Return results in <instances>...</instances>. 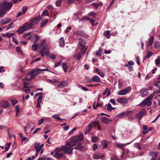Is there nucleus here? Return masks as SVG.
I'll list each match as a JSON object with an SVG mask.
<instances>
[{"mask_svg": "<svg viewBox=\"0 0 160 160\" xmlns=\"http://www.w3.org/2000/svg\"><path fill=\"white\" fill-rule=\"evenodd\" d=\"M134 146L135 147L137 148L139 150H140L141 149V148L140 146V145L139 143H135L134 144Z\"/></svg>", "mask_w": 160, "mask_h": 160, "instance_id": "56", "label": "nucleus"}, {"mask_svg": "<svg viewBox=\"0 0 160 160\" xmlns=\"http://www.w3.org/2000/svg\"><path fill=\"white\" fill-rule=\"evenodd\" d=\"M73 149H78L80 150H84V148L82 146L80 145L77 146L74 148H73Z\"/></svg>", "mask_w": 160, "mask_h": 160, "instance_id": "38", "label": "nucleus"}, {"mask_svg": "<svg viewBox=\"0 0 160 160\" xmlns=\"http://www.w3.org/2000/svg\"><path fill=\"white\" fill-rule=\"evenodd\" d=\"M3 10L0 7V17H3L4 15L6 13V12H3Z\"/></svg>", "mask_w": 160, "mask_h": 160, "instance_id": "40", "label": "nucleus"}, {"mask_svg": "<svg viewBox=\"0 0 160 160\" xmlns=\"http://www.w3.org/2000/svg\"><path fill=\"white\" fill-rule=\"evenodd\" d=\"M42 96H40L37 99L38 103H41L42 102Z\"/></svg>", "mask_w": 160, "mask_h": 160, "instance_id": "57", "label": "nucleus"}, {"mask_svg": "<svg viewBox=\"0 0 160 160\" xmlns=\"http://www.w3.org/2000/svg\"><path fill=\"white\" fill-rule=\"evenodd\" d=\"M48 21V19H47L46 21H44L42 22L41 23L40 27L41 28L43 27H44L45 25H46Z\"/></svg>", "mask_w": 160, "mask_h": 160, "instance_id": "32", "label": "nucleus"}, {"mask_svg": "<svg viewBox=\"0 0 160 160\" xmlns=\"http://www.w3.org/2000/svg\"><path fill=\"white\" fill-rule=\"evenodd\" d=\"M76 52V53L73 55V57L78 60H79L81 58V54H82L81 53V51L78 49H77Z\"/></svg>", "mask_w": 160, "mask_h": 160, "instance_id": "10", "label": "nucleus"}, {"mask_svg": "<svg viewBox=\"0 0 160 160\" xmlns=\"http://www.w3.org/2000/svg\"><path fill=\"white\" fill-rule=\"evenodd\" d=\"M12 6V3L11 2H4L2 4L0 3V7L3 10V12H5V9H10Z\"/></svg>", "mask_w": 160, "mask_h": 160, "instance_id": "5", "label": "nucleus"}, {"mask_svg": "<svg viewBox=\"0 0 160 160\" xmlns=\"http://www.w3.org/2000/svg\"><path fill=\"white\" fill-rule=\"evenodd\" d=\"M15 111L16 112H19L20 111V108L19 106L17 105L15 106Z\"/></svg>", "mask_w": 160, "mask_h": 160, "instance_id": "64", "label": "nucleus"}, {"mask_svg": "<svg viewBox=\"0 0 160 160\" xmlns=\"http://www.w3.org/2000/svg\"><path fill=\"white\" fill-rule=\"evenodd\" d=\"M16 49L19 53L22 54H23L22 52L21 51V48L20 47L18 46L16 47Z\"/></svg>", "mask_w": 160, "mask_h": 160, "instance_id": "44", "label": "nucleus"}, {"mask_svg": "<svg viewBox=\"0 0 160 160\" xmlns=\"http://www.w3.org/2000/svg\"><path fill=\"white\" fill-rule=\"evenodd\" d=\"M111 160H119V158L116 156H113L111 158Z\"/></svg>", "mask_w": 160, "mask_h": 160, "instance_id": "62", "label": "nucleus"}, {"mask_svg": "<svg viewBox=\"0 0 160 160\" xmlns=\"http://www.w3.org/2000/svg\"><path fill=\"white\" fill-rule=\"evenodd\" d=\"M106 106L107 107V110L109 111H111L116 108L112 107L111 104L110 103L106 105Z\"/></svg>", "mask_w": 160, "mask_h": 160, "instance_id": "22", "label": "nucleus"}, {"mask_svg": "<svg viewBox=\"0 0 160 160\" xmlns=\"http://www.w3.org/2000/svg\"><path fill=\"white\" fill-rule=\"evenodd\" d=\"M160 47V42H156L155 43L154 47L155 48H158Z\"/></svg>", "mask_w": 160, "mask_h": 160, "instance_id": "43", "label": "nucleus"}, {"mask_svg": "<svg viewBox=\"0 0 160 160\" xmlns=\"http://www.w3.org/2000/svg\"><path fill=\"white\" fill-rule=\"evenodd\" d=\"M117 101L122 104V106H125L128 102V99L127 98H118L117 99Z\"/></svg>", "mask_w": 160, "mask_h": 160, "instance_id": "9", "label": "nucleus"}, {"mask_svg": "<svg viewBox=\"0 0 160 160\" xmlns=\"http://www.w3.org/2000/svg\"><path fill=\"white\" fill-rule=\"evenodd\" d=\"M125 112H123L117 115V116L120 118H122L125 114Z\"/></svg>", "mask_w": 160, "mask_h": 160, "instance_id": "46", "label": "nucleus"}, {"mask_svg": "<svg viewBox=\"0 0 160 160\" xmlns=\"http://www.w3.org/2000/svg\"><path fill=\"white\" fill-rule=\"evenodd\" d=\"M110 31L108 30L104 32L103 34L106 37V38H110L111 36L110 34Z\"/></svg>", "mask_w": 160, "mask_h": 160, "instance_id": "28", "label": "nucleus"}, {"mask_svg": "<svg viewBox=\"0 0 160 160\" xmlns=\"http://www.w3.org/2000/svg\"><path fill=\"white\" fill-rule=\"evenodd\" d=\"M75 144H73L70 142H67L65 146L60 148H57L56 149V152H60L62 151L64 152L65 153L70 154L72 152L73 148L72 147L75 146Z\"/></svg>", "mask_w": 160, "mask_h": 160, "instance_id": "1", "label": "nucleus"}, {"mask_svg": "<svg viewBox=\"0 0 160 160\" xmlns=\"http://www.w3.org/2000/svg\"><path fill=\"white\" fill-rule=\"evenodd\" d=\"M46 42L45 40H43L41 42L40 44V46L39 47V48L41 49V48H42L43 46L44 45L45 43Z\"/></svg>", "mask_w": 160, "mask_h": 160, "instance_id": "54", "label": "nucleus"}, {"mask_svg": "<svg viewBox=\"0 0 160 160\" xmlns=\"http://www.w3.org/2000/svg\"><path fill=\"white\" fill-rule=\"evenodd\" d=\"M28 9V7H27L24 6L22 8V12L23 14H24L26 12L27 9Z\"/></svg>", "mask_w": 160, "mask_h": 160, "instance_id": "59", "label": "nucleus"}, {"mask_svg": "<svg viewBox=\"0 0 160 160\" xmlns=\"http://www.w3.org/2000/svg\"><path fill=\"white\" fill-rule=\"evenodd\" d=\"M38 44H35L32 45V48L33 51H35L38 48Z\"/></svg>", "mask_w": 160, "mask_h": 160, "instance_id": "37", "label": "nucleus"}, {"mask_svg": "<svg viewBox=\"0 0 160 160\" xmlns=\"http://www.w3.org/2000/svg\"><path fill=\"white\" fill-rule=\"evenodd\" d=\"M2 105L3 107L6 108L9 106V104L8 102L6 101H3L2 103Z\"/></svg>", "mask_w": 160, "mask_h": 160, "instance_id": "27", "label": "nucleus"}, {"mask_svg": "<svg viewBox=\"0 0 160 160\" xmlns=\"http://www.w3.org/2000/svg\"><path fill=\"white\" fill-rule=\"evenodd\" d=\"M154 156H153L151 160H155L156 157L158 156V155L157 153H153Z\"/></svg>", "mask_w": 160, "mask_h": 160, "instance_id": "58", "label": "nucleus"}, {"mask_svg": "<svg viewBox=\"0 0 160 160\" xmlns=\"http://www.w3.org/2000/svg\"><path fill=\"white\" fill-rule=\"evenodd\" d=\"M94 124H93V123H92V122H91L88 125V126L89 128V130H91V128H92V126Z\"/></svg>", "mask_w": 160, "mask_h": 160, "instance_id": "61", "label": "nucleus"}, {"mask_svg": "<svg viewBox=\"0 0 160 160\" xmlns=\"http://www.w3.org/2000/svg\"><path fill=\"white\" fill-rule=\"evenodd\" d=\"M98 138L96 137H92V142H96L98 141Z\"/></svg>", "mask_w": 160, "mask_h": 160, "instance_id": "42", "label": "nucleus"}, {"mask_svg": "<svg viewBox=\"0 0 160 160\" xmlns=\"http://www.w3.org/2000/svg\"><path fill=\"white\" fill-rule=\"evenodd\" d=\"M130 143H126V144H121V143L117 144H116V146H117V147H118V148H121L123 150V151H124V148H122V147L123 146L125 147L127 145L129 144Z\"/></svg>", "mask_w": 160, "mask_h": 160, "instance_id": "24", "label": "nucleus"}, {"mask_svg": "<svg viewBox=\"0 0 160 160\" xmlns=\"http://www.w3.org/2000/svg\"><path fill=\"white\" fill-rule=\"evenodd\" d=\"M10 21L9 18H4L0 21V23L1 24L4 25L8 22Z\"/></svg>", "mask_w": 160, "mask_h": 160, "instance_id": "17", "label": "nucleus"}, {"mask_svg": "<svg viewBox=\"0 0 160 160\" xmlns=\"http://www.w3.org/2000/svg\"><path fill=\"white\" fill-rule=\"evenodd\" d=\"M59 46L61 47H63L65 45V42L64 38L62 37L59 39Z\"/></svg>", "mask_w": 160, "mask_h": 160, "instance_id": "20", "label": "nucleus"}, {"mask_svg": "<svg viewBox=\"0 0 160 160\" xmlns=\"http://www.w3.org/2000/svg\"><path fill=\"white\" fill-rule=\"evenodd\" d=\"M62 0H58L56 2V5L57 7H59L62 5Z\"/></svg>", "mask_w": 160, "mask_h": 160, "instance_id": "39", "label": "nucleus"}, {"mask_svg": "<svg viewBox=\"0 0 160 160\" xmlns=\"http://www.w3.org/2000/svg\"><path fill=\"white\" fill-rule=\"evenodd\" d=\"M92 79L93 82H99L100 81L99 77L97 75L93 77Z\"/></svg>", "mask_w": 160, "mask_h": 160, "instance_id": "21", "label": "nucleus"}, {"mask_svg": "<svg viewBox=\"0 0 160 160\" xmlns=\"http://www.w3.org/2000/svg\"><path fill=\"white\" fill-rule=\"evenodd\" d=\"M41 69H40L38 68H37L35 70H34V71H35V75H38V74H39V73H40V72H41L42 71H41L40 70H41Z\"/></svg>", "mask_w": 160, "mask_h": 160, "instance_id": "47", "label": "nucleus"}, {"mask_svg": "<svg viewBox=\"0 0 160 160\" xmlns=\"http://www.w3.org/2000/svg\"><path fill=\"white\" fill-rule=\"evenodd\" d=\"M84 136L82 133H81L79 136L73 137L71 140L70 143L76 145V143L80 144H81V142H79L80 141H82L83 139Z\"/></svg>", "mask_w": 160, "mask_h": 160, "instance_id": "3", "label": "nucleus"}, {"mask_svg": "<svg viewBox=\"0 0 160 160\" xmlns=\"http://www.w3.org/2000/svg\"><path fill=\"white\" fill-rule=\"evenodd\" d=\"M34 37L30 36L28 38V39H31L32 41H33L34 43L37 42L39 40V38L37 35H35Z\"/></svg>", "mask_w": 160, "mask_h": 160, "instance_id": "13", "label": "nucleus"}, {"mask_svg": "<svg viewBox=\"0 0 160 160\" xmlns=\"http://www.w3.org/2000/svg\"><path fill=\"white\" fill-rule=\"evenodd\" d=\"M47 49L46 46H44L41 48L40 53L41 56L42 57H44L45 56V51Z\"/></svg>", "mask_w": 160, "mask_h": 160, "instance_id": "18", "label": "nucleus"}, {"mask_svg": "<svg viewBox=\"0 0 160 160\" xmlns=\"http://www.w3.org/2000/svg\"><path fill=\"white\" fill-rule=\"evenodd\" d=\"M88 15L89 16H92L93 17H95L96 16V14L94 12H91L89 13Z\"/></svg>", "mask_w": 160, "mask_h": 160, "instance_id": "53", "label": "nucleus"}, {"mask_svg": "<svg viewBox=\"0 0 160 160\" xmlns=\"http://www.w3.org/2000/svg\"><path fill=\"white\" fill-rule=\"evenodd\" d=\"M50 58L52 59H55L56 58V56L54 54L50 55L49 56Z\"/></svg>", "mask_w": 160, "mask_h": 160, "instance_id": "63", "label": "nucleus"}, {"mask_svg": "<svg viewBox=\"0 0 160 160\" xmlns=\"http://www.w3.org/2000/svg\"><path fill=\"white\" fill-rule=\"evenodd\" d=\"M63 155V153H60L56 152L55 154H54L53 156L54 157H56L57 158H60Z\"/></svg>", "mask_w": 160, "mask_h": 160, "instance_id": "23", "label": "nucleus"}, {"mask_svg": "<svg viewBox=\"0 0 160 160\" xmlns=\"http://www.w3.org/2000/svg\"><path fill=\"white\" fill-rule=\"evenodd\" d=\"M74 34L76 35H79L83 36L84 35L83 33L81 31H79L78 32H74Z\"/></svg>", "mask_w": 160, "mask_h": 160, "instance_id": "36", "label": "nucleus"}, {"mask_svg": "<svg viewBox=\"0 0 160 160\" xmlns=\"http://www.w3.org/2000/svg\"><path fill=\"white\" fill-rule=\"evenodd\" d=\"M63 69L64 72H66L68 69V65L66 63H63L62 64Z\"/></svg>", "mask_w": 160, "mask_h": 160, "instance_id": "29", "label": "nucleus"}, {"mask_svg": "<svg viewBox=\"0 0 160 160\" xmlns=\"http://www.w3.org/2000/svg\"><path fill=\"white\" fill-rule=\"evenodd\" d=\"M152 55V53L151 52H148L147 54L146 57L147 58H149Z\"/></svg>", "mask_w": 160, "mask_h": 160, "instance_id": "52", "label": "nucleus"}, {"mask_svg": "<svg viewBox=\"0 0 160 160\" xmlns=\"http://www.w3.org/2000/svg\"><path fill=\"white\" fill-rule=\"evenodd\" d=\"M13 106H14L17 102L18 101L15 99H12L10 100Z\"/></svg>", "mask_w": 160, "mask_h": 160, "instance_id": "49", "label": "nucleus"}, {"mask_svg": "<svg viewBox=\"0 0 160 160\" xmlns=\"http://www.w3.org/2000/svg\"><path fill=\"white\" fill-rule=\"evenodd\" d=\"M47 49H46V52H45V55L46 56L48 57V56L50 55V52L49 50H48V47L46 46Z\"/></svg>", "mask_w": 160, "mask_h": 160, "instance_id": "45", "label": "nucleus"}, {"mask_svg": "<svg viewBox=\"0 0 160 160\" xmlns=\"http://www.w3.org/2000/svg\"><path fill=\"white\" fill-rule=\"evenodd\" d=\"M48 12L46 9L44 10L42 12L41 15V16H48Z\"/></svg>", "mask_w": 160, "mask_h": 160, "instance_id": "48", "label": "nucleus"}, {"mask_svg": "<svg viewBox=\"0 0 160 160\" xmlns=\"http://www.w3.org/2000/svg\"><path fill=\"white\" fill-rule=\"evenodd\" d=\"M29 124L28 123H27L26 125V126L25 127V130L26 131V133H27V132L28 131L29 129Z\"/></svg>", "mask_w": 160, "mask_h": 160, "instance_id": "55", "label": "nucleus"}, {"mask_svg": "<svg viewBox=\"0 0 160 160\" xmlns=\"http://www.w3.org/2000/svg\"><path fill=\"white\" fill-rule=\"evenodd\" d=\"M66 83L65 82H62V83L58 85V87L59 88H63L66 86Z\"/></svg>", "mask_w": 160, "mask_h": 160, "instance_id": "31", "label": "nucleus"}, {"mask_svg": "<svg viewBox=\"0 0 160 160\" xmlns=\"http://www.w3.org/2000/svg\"><path fill=\"white\" fill-rule=\"evenodd\" d=\"M155 62L157 66L159 65L160 64V58L158 56L157 58L155 60Z\"/></svg>", "mask_w": 160, "mask_h": 160, "instance_id": "34", "label": "nucleus"}, {"mask_svg": "<svg viewBox=\"0 0 160 160\" xmlns=\"http://www.w3.org/2000/svg\"><path fill=\"white\" fill-rule=\"evenodd\" d=\"M153 98V96L151 94L149 97L144 99L138 106L140 105L142 107H143L146 105L148 106H150L152 103L151 101Z\"/></svg>", "mask_w": 160, "mask_h": 160, "instance_id": "4", "label": "nucleus"}, {"mask_svg": "<svg viewBox=\"0 0 160 160\" xmlns=\"http://www.w3.org/2000/svg\"><path fill=\"white\" fill-rule=\"evenodd\" d=\"M42 18L40 16H38L32 18L30 20V22L31 23L33 24H36L38 23V21L41 20Z\"/></svg>", "mask_w": 160, "mask_h": 160, "instance_id": "7", "label": "nucleus"}, {"mask_svg": "<svg viewBox=\"0 0 160 160\" xmlns=\"http://www.w3.org/2000/svg\"><path fill=\"white\" fill-rule=\"evenodd\" d=\"M141 94L142 97H144L145 96L148 95V89L145 88H143L141 90Z\"/></svg>", "mask_w": 160, "mask_h": 160, "instance_id": "11", "label": "nucleus"}, {"mask_svg": "<svg viewBox=\"0 0 160 160\" xmlns=\"http://www.w3.org/2000/svg\"><path fill=\"white\" fill-rule=\"evenodd\" d=\"M52 117L56 120H60V121H61L62 120V119L61 118L59 117V115H57V114L54 115L52 116Z\"/></svg>", "mask_w": 160, "mask_h": 160, "instance_id": "35", "label": "nucleus"}, {"mask_svg": "<svg viewBox=\"0 0 160 160\" xmlns=\"http://www.w3.org/2000/svg\"><path fill=\"white\" fill-rule=\"evenodd\" d=\"M86 42L83 40H80L78 43V46L77 49H78L81 51L82 54L84 55L87 50L86 47Z\"/></svg>", "mask_w": 160, "mask_h": 160, "instance_id": "2", "label": "nucleus"}, {"mask_svg": "<svg viewBox=\"0 0 160 160\" xmlns=\"http://www.w3.org/2000/svg\"><path fill=\"white\" fill-rule=\"evenodd\" d=\"M102 121L104 123L107 124L109 123V122H112V120L108 119L106 117H104L102 118Z\"/></svg>", "mask_w": 160, "mask_h": 160, "instance_id": "25", "label": "nucleus"}, {"mask_svg": "<svg viewBox=\"0 0 160 160\" xmlns=\"http://www.w3.org/2000/svg\"><path fill=\"white\" fill-rule=\"evenodd\" d=\"M23 25L26 31L30 29L33 26L32 24L28 22L26 23Z\"/></svg>", "mask_w": 160, "mask_h": 160, "instance_id": "14", "label": "nucleus"}, {"mask_svg": "<svg viewBox=\"0 0 160 160\" xmlns=\"http://www.w3.org/2000/svg\"><path fill=\"white\" fill-rule=\"evenodd\" d=\"M131 88L130 87H128L127 88L122 89L118 92V94L120 95H124L126 94L128 92L131 90Z\"/></svg>", "mask_w": 160, "mask_h": 160, "instance_id": "8", "label": "nucleus"}, {"mask_svg": "<svg viewBox=\"0 0 160 160\" xmlns=\"http://www.w3.org/2000/svg\"><path fill=\"white\" fill-rule=\"evenodd\" d=\"M35 72L34 70H33L31 72H29L27 74V76L24 80H26L27 81L30 80L32 78H33L35 76Z\"/></svg>", "mask_w": 160, "mask_h": 160, "instance_id": "6", "label": "nucleus"}, {"mask_svg": "<svg viewBox=\"0 0 160 160\" xmlns=\"http://www.w3.org/2000/svg\"><path fill=\"white\" fill-rule=\"evenodd\" d=\"M102 52V51L101 49H99L96 52V54L97 55H100Z\"/></svg>", "mask_w": 160, "mask_h": 160, "instance_id": "60", "label": "nucleus"}, {"mask_svg": "<svg viewBox=\"0 0 160 160\" xmlns=\"http://www.w3.org/2000/svg\"><path fill=\"white\" fill-rule=\"evenodd\" d=\"M146 114L144 112H140L138 113L135 116L136 118H138L139 120H140L142 117Z\"/></svg>", "mask_w": 160, "mask_h": 160, "instance_id": "12", "label": "nucleus"}, {"mask_svg": "<svg viewBox=\"0 0 160 160\" xmlns=\"http://www.w3.org/2000/svg\"><path fill=\"white\" fill-rule=\"evenodd\" d=\"M96 71L101 77H103L104 76V74L103 72L102 71H101L99 69H97Z\"/></svg>", "mask_w": 160, "mask_h": 160, "instance_id": "30", "label": "nucleus"}, {"mask_svg": "<svg viewBox=\"0 0 160 160\" xmlns=\"http://www.w3.org/2000/svg\"><path fill=\"white\" fill-rule=\"evenodd\" d=\"M103 157V155H101L99 154H95L94 155V158L96 159L102 158Z\"/></svg>", "mask_w": 160, "mask_h": 160, "instance_id": "26", "label": "nucleus"}, {"mask_svg": "<svg viewBox=\"0 0 160 160\" xmlns=\"http://www.w3.org/2000/svg\"><path fill=\"white\" fill-rule=\"evenodd\" d=\"M154 85L158 88L160 87V80H158L155 81L154 82Z\"/></svg>", "mask_w": 160, "mask_h": 160, "instance_id": "33", "label": "nucleus"}, {"mask_svg": "<svg viewBox=\"0 0 160 160\" xmlns=\"http://www.w3.org/2000/svg\"><path fill=\"white\" fill-rule=\"evenodd\" d=\"M108 144L109 142L105 140H103L102 141L101 145L103 146V148H107Z\"/></svg>", "mask_w": 160, "mask_h": 160, "instance_id": "19", "label": "nucleus"}, {"mask_svg": "<svg viewBox=\"0 0 160 160\" xmlns=\"http://www.w3.org/2000/svg\"><path fill=\"white\" fill-rule=\"evenodd\" d=\"M125 113L126 116H130L132 114V111L129 110L127 111Z\"/></svg>", "mask_w": 160, "mask_h": 160, "instance_id": "51", "label": "nucleus"}, {"mask_svg": "<svg viewBox=\"0 0 160 160\" xmlns=\"http://www.w3.org/2000/svg\"><path fill=\"white\" fill-rule=\"evenodd\" d=\"M34 147L36 149V152L38 153L41 150L40 144L39 143L36 142L34 144Z\"/></svg>", "mask_w": 160, "mask_h": 160, "instance_id": "16", "label": "nucleus"}, {"mask_svg": "<svg viewBox=\"0 0 160 160\" xmlns=\"http://www.w3.org/2000/svg\"><path fill=\"white\" fill-rule=\"evenodd\" d=\"M25 28L23 25L19 27L17 31V32L19 34H21L23 32L26 31Z\"/></svg>", "mask_w": 160, "mask_h": 160, "instance_id": "15", "label": "nucleus"}, {"mask_svg": "<svg viewBox=\"0 0 160 160\" xmlns=\"http://www.w3.org/2000/svg\"><path fill=\"white\" fill-rule=\"evenodd\" d=\"M38 160H50V159L48 158H46L45 157H43L39 158Z\"/></svg>", "mask_w": 160, "mask_h": 160, "instance_id": "50", "label": "nucleus"}, {"mask_svg": "<svg viewBox=\"0 0 160 160\" xmlns=\"http://www.w3.org/2000/svg\"><path fill=\"white\" fill-rule=\"evenodd\" d=\"M154 37L153 36H152L149 39V45L150 46H151L152 42L153 41Z\"/></svg>", "mask_w": 160, "mask_h": 160, "instance_id": "41", "label": "nucleus"}]
</instances>
